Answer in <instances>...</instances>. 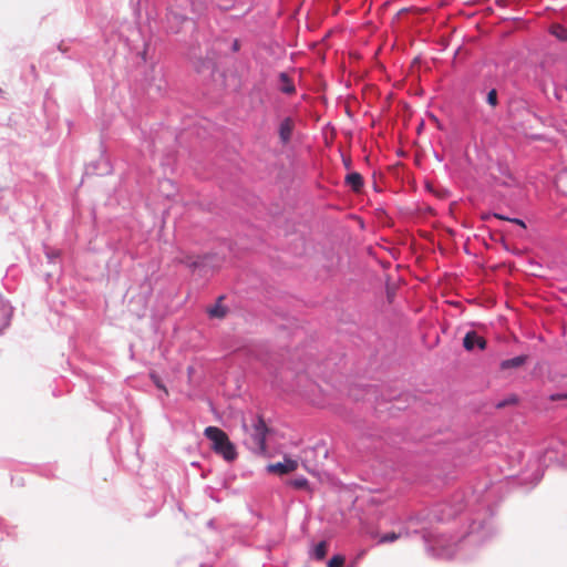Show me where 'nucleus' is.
<instances>
[{
	"label": "nucleus",
	"mask_w": 567,
	"mask_h": 567,
	"mask_svg": "<svg viewBox=\"0 0 567 567\" xmlns=\"http://www.w3.org/2000/svg\"><path fill=\"white\" fill-rule=\"evenodd\" d=\"M295 130V121L291 117H285L279 124L278 133L279 138L284 145L288 144L291 140Z\"/></svg>",
	"instance_id": "obj_5"
},
{
	"label": "nucleus",
	"mask_w": 567,
	"mask_h": 567,
	"mask_svg": "<svg viewBox=\"0 0 567 567\" xmlns=\"http://www.w3.org/2000/svg\"><path fill=\"white\" fill-rule=\"evenodd\" d=\"M486 101L493 107H495L497 105V92H496V90L493 89V90H491L487 93Z\"/></svg>",
	"instance_id": "obj_17"
},
{
	"label": "nucleus",
	"mask_w": 567,
	"mask_h": 567,
	"mask_svg": "<svg viewBox=\"0 0 567 567\" xmlns=\"http://www.w3.org/2000/svg\"><path fill=\"white\" fill-rule=\"evenodd\" d=\"M493 216H494L495 218H497V219L507 220V221H508V219H511L509 217H505V216H503V215H501V214H494Z\"/></svg>",
	"instance_id": "obj_21"
},
{
	"label": "nucleus",
	"mask_w": 567,
	"mask_h": 567,
	"mask_svg": "<svg viewBox=\"0 0 567 567\" xmlns=\"http://www.w3.org/2000/svg\"><path fill=\"white\" fill-rule=\"evenodd\" d=\"M179 262L185 264L189 268H196L200 265V258L196 256H186L181 258Z\"/></svg>",
	"instance_id": "obj_13"
},
{
	"label": "nucleus",
	"mask_w": 567,
	"mask_h": 567,
	"mask_svg": "<svg viewBox=\"0 0 567 567\" xmlns=\"http://www.w3.org/2000/svg\"><path fill=\"white\" fill-rule=\"evenodd\" d=\"M343 162H344L346 167H347V168H349V167H350V165H351V161H350V158H348V159H343Z\"/></svg>",
	"instance_id": "obj_22"
},
{
	"label": "nucleus",
	"mask_w": 567,
	"mask_h": 567,
	"mask_svg": "<svg viewBox=\"0 0 567 567\" xmlns=\"http://www.w3.org/2000/svg\"><path fill=\"white\" fill-rule=\"evenodd\" d=\"M151 377H152V379H153V381H154L155 385H156L158 389L163 390L166 394H168L167 389H166V388H165V385L162 383V381L159 380V378H158V377H156L155 374H152Z\"/></svg>",
	"instance_id": "obj_18"
},
{
	"label": "nucleus",
	"mask_w": 567,
	"mask_h": 567,
	"mask_svg": "<svg viewBox=\"0 0 567 567\" xmlns=\"http://www.w3.org/2000/svg\"><path fill=\"white\" fill-rule=\"evenodd\" d=\"M238 48H239L238 41H235L234 42V50L236 51V50H238Z\"/></svg>",
	"instance_id": "obj_24"
},
{
	"label": "nucleus",
	"mask_w": 567,
	"mask_h": 567,
	"mask_svg": "<svg viewBox=\"0 0 567 567\" xmlns=\"http://www.w3.org/2000/svg\"><path fill=\"white\" fill-rule=\"evenodd\" d=\"M463 347L467 351H472L475 347L484 350L486 348V340L475 331H468L463 339Z\"/></svg>",
	"instance_id": "obj_4"
},
{
	"label": "nucleus",
	"mask_w": 567,
	"mask_h": 567,
	"mask_svg": "<svg viewBox=\"0 0 567 567\" xmlns=\"http://www.w3.org/2000/svg\"><path fill=\"white\" fill-rule=\"evenodd\" d=\"M140 301L142 302V306H143V307H145V305H146V299H145V297H142V298L140 299Z\"/></svg>",
	"instance_id": "obj_23"
},
{
	"label": "nucleus",
	"mask_w": 567,
	"mask_h": 567,
	"mask_svg": "<svg viewBox=\"0 0 567 567\" xmlns=\"http://www.w3.org/2000/svg\"><path fill=\"white\" fill-rule=\"evenodd\" d=\"M346 184L358 193L363 187V178L361 174L353 172L346 176Z\"/></svg>",
	"instance_id": "obj_6"
},
{
	"label": "nucleus",
	"mask_w": 567,
	"mask_h": 567,
	"mask_svg": "<svg viewBox=\"0 0 567 567\" xmlns=\"http://www.w3.org/2000/svg\"><path fill=\"white\" fill-rule=\"evenodd\" d=\"M204 435L212 442V450L221 455L226 461L231 462L237 457L235 445L228 435L217 426H207Z\"/></svg>",
	"instance_id": "obj_1"
},
{
	"label": "nucleus",
	"mask_w": 567,
	"mask_h": 567,
	"mask_svg": "<svg viewBox=\"0 0 567 567\" xmlns=\"http://www.w3.org/2000/svg\"><path fill=\"white\" fill-rule=\"evenodd\" d=\"M268 433V427L262 420V417L258 416L256 422L251 426V431L249 433L248 444L250 447L258 452H266V436Z\"/></svg>",
	"instance_id": "obj_2"
},
{
	"label": "nucleus",
	"mask_w": 567,
	"mask_h": 567,
	"mask_svg": "<svg viewBox=\"0 0 567 567\" xmlns=\"http://www.w3.org/2000/svg\"><path fill=\"white\" fill-rule=\"evenodd\" d=\"M221 300H223V297H219L217 303L215 306L208 308L207 312H208L209 317L221 319L226 316L227 309L220 305Z\"/></svg>",
	"instance_id": "obj_9"
},
{
	"label": "nucleus",
	"mask_w": 567,
	"mask_h": 567,
	"mask_svg": "<svg viewBox=\"0 0 567 567\" xmlns=\"http://www.w3.org/2000/svg\"><path fill=\"white\" fill-rule=\"evenodd\" d=\"M508 221L514 223V224H516V225H519V226H520V227H523V228H526V225H525V223H524L522 219H518V218H511V219H508Z\"/></svg>",
	"instance_id": "obj_19"
},
{
	"label": "nucleus",
	"mask_w": 567,
	"mask_h": 567,
	"mask_svg": "<svg viewBox=\"0 0 567 567\" xmlns=\"http://www.w3.org/2000/svg\"><path fill=\"white\" fill-rule=\"evenodd\" d=\"M289 485L297 489H302L308 486V480L305 477H297L289 481Z\"/></svg>",
	"instance_id": "obj_14"
},
{
	"label": "nucleus",
	"mask_w": 567,
	"mask_h": 567,
	"mask_svg": "<svg viewBox=\"0 0 567 567\" xmlns=\"http://www.w3.org/2000/svg\"><path fill=\"white\" fill-rule=\"evenodd\" d=\"M279 82H280V86H279V90L282 92V93H286V94H292L295 93V84L292 82V80L288 76L287 73H280L279 74Z\"/></svg>",
	"instance_id": "obj_7"
},
{
	"label": "nucleus",
	"mask_w": 567,
	"mask_h": 567,
	"mask_svg": "<svg viewBox=\"0 0 567 567\" xmlns=\"http://www.w3.org/2000/svg\"><path fill=\"white\" fill-rule=\"evenodd\" d=\"M298 468V462L296 460L285 457L282 462L270 464L268 471L277 474H287L295 472Z\"/></svg>",
	"instance_id": "obj_3"
},
{
	"label": "nucleus",
	"mask_w": 567,
	"mask_h": 567,
	"mask_svg": "<svg viewBox=\"0 0 567 567\" xmlns=\"http://www.w3.org/2000/svg\"><path fill=\"white\" fill-rule=\"evenodd\" d=\"M526 359H527L526 355H518V357H515L512 359L504 360L501 363V369L507 370V369L519 368L526 362Z\"/></svg>",
	"instance_id": "obj_8"
},
{
	"label": "nucleus",
	"mask_w": 567,
	"mask_h": 567,
	"mask_svg": "<svg viewBox=\"0 0 567 567\" xmlns=\"http://www.w3.org/2000/svg\"><path fill=\"white\" fill-rule=\"evenodd\" d=\"M487 218H489V215H484L483 216V219H487Z\"/></svg>",
	"instance_id": "obj_25"
},
{
	"label": "nucleus",
	"mask_w": 567,
	"mask_h": 567,
	"mask_svg": "<svg viewBox=\"0 0 567 567\" xmlns=\"http://www.w3.org/2000/svg\"><path fill=\"white\" fill-rule=\"evenodd\" d=\"M401 537V534H398V533H388V534H384L380 537L379 539V543L380 544H384V543H391V542H395L398 540L399 538Z\"/></svg>",
	"instance_id": "obj_15"
},
{
	"label": "nucleus",
	"mask_w": 567,
	"mask_h": 567,
	"mask_svg": "<svg viewBox=\"0 0 567 567\" xmlns=\"http://www.w3.org/2000/svg\"><path fill=\"white\" fill-rule=\"evenodd\" d=\"M9 309L3 301H0V329L8 324Z\"/></svg>",
	"instance_id": "obj_12"
},
{
	"label": "nucleus",
	"mask_w": 567,
	"mask_h": 567,
	"mask_svg": "<svg viewBox=\"0 0 567 567\" xmlns=\"http://www.w3.org/2000/svg\"><path fill=\"white\" fill-rule=\"evenodd\" d=\"M550 34L559 41L567 42V28L559 23L551 24L549 29Z\"/></svg>",
	"instance_id": "obj_10"
},
{
	"label": "nucleus",
	"mask_w": 567,
	"mask_h": 567,
	"mask_svg": "<svg viewBox=\"0 0 567 567\" xmlns=\"http://www.w3.org/2000/svg\"><path fill=\"white\" fill-rule=\"evenodd\" d=\"M327 551H328V544L326 540H322L316 545V547L313 548L312 555L316 559L322 560L326 557Z\"/></svg>",
	"instance_id": "obj_11"
},
{
	"label": "nucleus",
	"mask_w": 567,
	"mask_h": 567,
	"mask_svg": "<svg viewBox=\"0 0 567 567\" xmlns=\"http://www.w3.org/2000/svg\"><path fill=\"white\" fill-rule=\"evenodd\" d=\"M560 399H567V394H554L550 396V400L556 401Z\"/></svg>",
	"instance_id": "obj_20"
},
{
	"label": "nucleus",
	"mask_w": 567,
	"mask_h": 567,
	"mask_svg": "<svg viewBox=\"0 0 567 567\" xmlns=\"http://www.w3.org/2000/svg\"><path fill=\"white\" fill-rule=\"evenodd\" d=\"M344 557L342 555H334L329 561L328 567H342L344 565Z\"/></svg>",
	"instance_id": "obj_16"
}]
</instances>
